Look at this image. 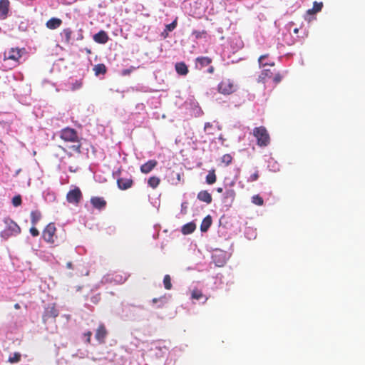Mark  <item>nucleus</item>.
Returning <instances> with one entry per match:
<instances>
[{
	"label": "nucleus",
	"instance_id": "nucleus-26",
	"mask_svg": "<svg viewBox=\"0 0 365 365\" xmlns=\"http://www.w3.org/2000/svg\"><path fill=\"white\" fill-rule=\"evenodd\" d=\"M160 183V179L156 176L150 177L148 180V185L153 189H155Z\"/></svg>",
	"mask_w": 365,
	"mask_h": 365
},
{
	"label": "nucleus",
	"instance_id": "nucleus-17",
	"mask_svg": "<svg viewBox=\"0 0 365 365\" xmlns=\"http://www.w3.org/2000/svg\"><path fill=\"white\" fill-rule=\"evenodd\" d=\"M197 199L207 204L211 203L212 200V195L207 190H202L199 192L197 194Z\"/></svg>",
	"mask_w": 365,
	"mask_h": 365
},
{
	"label": "nucleus",
	"instance_id": "nucleus-29",
	"mask_svg": "<svg viewBox=\"0 0 365 365\" xmlns=\"http://www.w3.org/2000/svg\"><path fill=\"white\" fill-rule=\"evenodd\" d=\"M268 56H269L268 54H264V55H262V56H259V58H258V63H259V68L264 67V66H265L267 65H269L271 66H274V62L270 63H263V61L264 59H266L268 57Z\"/></svg>",
	"mask_w": 365,
	"mask_h": 365
},
{
	"label": "nucleus",
	"instance_id": "nucleus-33",
	"mask_svg": "<svg viewBox=\"0 0 365 365\" xmlns=\"http://www.w3.org/2000/svg\"><path fill=\"white\" fill-rule=\"evenodd\" d=\"M22 200H21V196L20 195H15L12 198V205L14 207H19L21 205Z\"/></svg>",
	"mask_w": 365,
	"mask_h": 365
},
{
	"label": "nucleus",
	"instance_id": "nucleus-21",
	"mask_svg": "<svg viewBox=\"0 0 365 365\" xmlns=\"http://www.w3.org/2000/svg\"><path fill=\"white\" fill-rule=\"evenodd\" d=\"M41 218V213L39 210H33L31 212V222L32 225L36 226Z\"/></svg>",
	"mask_w": 365,
	"mask_h": 365
},
{
	"label": "nucleus",
	"instance_id": "nucleus-47",
	"mask_svg": "<svg viewBox=\"0 0 365 365\" xmlns=\"http://www.w3.org/2000/svg\"><path fill=\"white\" fill-rule=\"evenodd\" d=\"M175 175H176V178H177V182L175 183H178V182H180V180H181V174L180 173H175Z\"/></svg>",
	"mask_w": 365,
	"mask_h": 365
},
{
	"label": "nucleus",
	"instance_id": "nucleus-11",
	"mask_svg": "<svg viewBox=\"0 0 365 365\" xmlns=\"http://www.w3.org/2000/svg\"><path fill=\"white\" fill-rule=\"evenodd\" d=\"M10 2L9 0H0V19H5L9 14Z\"/></svg>",
	"mask_w": 365,
	"mask_h": 365
},
{
	"label": "nucleus",
	"instance_id": "nucleus-48",
	"mask_svg": "<svg viewBox=\"0 0 365 365\" xmlns=\"http://www.w3.org/2000/svg\"><path fill=\"white\" fill-rule=\"evenodd\" d=\"M214 70H215V69H214V67H213V66H210V67L208 68L207 71H208V73H212L214 72Z\"/></svg>",
	"mask_w": 365,
	"mask_h": 365
},
{
	"label": "nucleus",
	"instance_id": "nucleus-40",
	"mask_svg": "<svg viewBox=\"0 0 365 365\" xmlns=\"http://www.w3.org/2000/svg\"><path fill=\"white\" fill-rule=\"evenodd\" d=\"M29 232L33 237H37L39 235V231L34 225L30 228Z\"/></svg>",
	"mask_w": 365,
	"mask_h": 365
},
{
	"label": "nucleus",
	"instance_id": "nucleus-34",
	"mask_svg": "<svg viewBox=\"0 0 365 365\" xmlns=\"http://www.w3.org/2000/svg\"><path fill=\"white\" fill-rule=\"evenodd\" d=\"M232 157L230 154H225L222 157V162L225 163V165H228L232 163Z\"/></svg>",
	"mask_w": 365,
	"mask_h": 365
},
{
	"label": "nucleus",
	"instance_id": "nucleus-3",
	"mask_svg": "<svg viewBox=\"0 0 365 365\" xmlns=\"http://www.w3.org/2000/svg\"><path fill=\"white\" fill-rule=\"evenodd\" d=\"M23 50L19 48H11L8 51L4 53L3 60H11L14 62V66H16L19 63V59L22 57Z\"/></svg>",
	"mask_w": 365,
	"mask_h": 365
},
{
	"label": "nucleus",
	"instance_id": "nucleus-10",
	"mask_svg": "<svg viewBox=\"0 0 365 365\" xmlns=\"http://www.w3.org/2000/svg\"><path fill=\"white\" fill-rule=\"evenodd\" d=\"M93 41L98 43L105 44L109 40V36L108 34L103 31L101 30L99 32L93 35Z\"/></svg>",
	"mask_w": 365,
	"mask_h": 365
},
{
	"label": "nucleus",
	"instance_id": "nucleus-24",
	"mask_svg": "<svg viewBox=\"0 0 365 365\" xmlns=\"http://www.w3.org/2000/svg\"><path fill=\"white\" fill-rule=\"evenodd\" d=\"M197 63L200 66V68L207 66L212 63V58L207 56H201L196 58Z\"/></svg>",
	"mask_w": 365,
	"mask_h": 365
},
{
	"label": "nucleus",
	"instance_id": "nucleus-16",
	"mask_svg": "<svg viewBox=\"0 0 365 365\" xmlns=\"http://www.w3.org/2000/svg\"><path fill=\"white\" fill-rule=\"evenodd\" d=\"M175 68L176 72L180 76H185L189 72L188 68L184 62L176 63Z\"/></svg>",
	"mask_w": 365,
	"mask_h": 365
},
{
	"label": "nucleus",
	"instance_id": "nucleus-27",
	"mask_svg": "<svg viewBox=\"0 0 365 365\" xmlns=\"http://www.w3.org/2000/svg\"><path fill=\"white\" fill-rule=\"evenodd\" d=\"M217 177L214 170L209 171L206 176V182L209 185H212L216 182Z\"/></svg>",
	"mask_w": 365,
	"mask_h": 365
},
{
	"label": "nucleus",
	"instance_id": "nucleus-15",
	"mask_svg": "<svg viewBox=\"0 0 365 365\" xmlns=\"http://www.w3.org/2000/svg\"><path fill=\"white\" fill-rule=\"evenodd\" d=\"M62 24V20L61 19L53 17L50 19L46 23V26L51 30L56 29Z\"/></svg>",
	"mask_w": 365,
	"mask_h": 365
},
{
	"label": "nucleus",
	"instance_id": "nucleus-22",
	"mask_svg": "<svg viewBox=\"0 0 365 365\" xmlns=\"http://www.w3.org/2000/svg\"><path fill=\"white\" fill-rule=\"evenodd\" d=\"M212 225V218L210 215L205 217L200 225V230L202 232H206Z\"/></svg>",
	"mask_w": 365,
	"mask_h": 365
},
{
	"label": "nucleus",
	"instance_id": "nucleus-38",
	"mask_svg": "<svg viewBox=\"0 0 365 365\" xmlns=\"http://www.w3.org/2000/svg\"><path fill=\"white\" fill-rule=\"evenodd\" d=\"M282 78L283 77L280 73H276L273 77V82L274 83V84H278L279 83L281 82Z\"/></svg>",
	"mask_w": 365,
	"mask_h": 365
},
{
	"label": "nucleus",
	"instance_id": "nucleus-41",
	"mask_svg": "<svg viewBox=\"0 0 365 365\" xmlns=\"http://www.w3.org/2000/svg\"><path fill=\"white\" fill-rule=\"evenodd\" d=\"M212 127V124L210 123H206L205 124L204 130L207 134H212V132L210 131Z\"/></svg>",
	"mask_w": 365,
	"mask_h": 365
},
{
	"label": "nucleus",
	"instance_id": "nucleus-4",
	"mask_svg": "<svg viewBox=\"0 0 365 365\" xmlns=\"http://www.w3.org/2000/svg\"><path fill=\"white\" fill-rule=\"evenodd\" d=\"M60 138L66 142L76 143L78 142V135L76 130L73 128L67 127L61 130Z\"/></svg>",
	"mask_w": 365,
	"mask_h": 365
},
{
	"label": "nucleus",
	"instance_id": "nucleus-37",
	"mask_svg": "<svg viewBox=\"0 0 365 365\" xmlns=\"http://www.w3.org/2000/svg\"><path fill=\"white\" fill-rule=\"evenodd\" d=\"M235 192L234 190L230 189V190H226L225 197L230 198L232 200H233L235 199Z\"/></svg>",
	"mask_w": 365,
	"mask_h": 365
},
{
	"label": "nucleus",
	"instance_id": "nucleus-30",
	"mask_svg": "<svg viewBox=\"0 0 365 365\" xmlns=\"http://www.w3.org/2000/svg\"><path fill=\"white\" fill-rule=\"evenodd\" d=\"M163 284L167 290H170L172 289L171 278L169 274L165 275L163 278Z\"/></svg>",
	"mask_w": 365,
	"mask_h": 365
},
{
	"label": "nucleus",
	"instance_id": "nucleus-19",
	"mask_svg": "<svg viewBox=\"0 0 365 365\" xmlns=\"http://www.w3.org/2000/svg\"><path fill=\"white\" fill-rule=\"evenodd\" d=\"M93 70L96 76H99L101 74L104 75L107 72V68L103 63L95 65Z\"/></svg>",
	"mask_w": 365,
	"mask_h": 365
},
{
	"label": "nucleus",
	"instance_id": "nucleus-36",
	"mask_svg": "<svg viewBox=\"0 0 365 365\" xmlns=\"http://www.w3.org/2000/svg\"><path fill=\"white\" fill-rule=\"evenodd\" d=\"M259 177V171L257 170H256L253 174L250 175V176L247 179V181L248 182H255L258 180Z\"/></svg>",
	"mask_w": 365,
	"mask_h": 365
},
{
	"label": "nucleus",
	"instance_id": "nucleus-32",
	"mask_svg": "<svg viewBox=\"0 0 365 365\" xmlns=\"http://www.w3.org/2000/svg\"><path fill=\"white\" fill-rule=\"evenodd\" d=\"M21 355L19 352H15L12 356H9V362L14 364L17 363L21 360Z\"/></svg>",
	"mask_w": 365,
	"mask_h": 365
},
{
	"label": "nucleus",
	"instance_id": "nucleus-46",
	"mask_svg": "<svg viewBox=\"0 0 365 365\" xmlns=\"http://www.w3.org/2000/svg\"><path fill=\"white\" fill-rule=\"evenodd\" d=\"M131 72V70L130 69H124L122 71V74L123 76H126V75H129Z\"/></svg>",
	"mask_w": 365,
	"mask_h": 365
},
{
	"label": "nucleus",
	"instance_id": "nucleus-18",
	"mask_svg": "<svg viewBox=\"0 0 365 365\" xmlns=\"http://www.w3.org/2000/svg\"><path fill=\"white\" fill-rule=\"evenodd\" d=\"M274 73L270 69H264L258 77V81L264 83L266 78H270Z\"/></svg>",
	"mask_w": 365,
	"mask_h": 365
},
{
	"label": "nucleus",
	"instance_id": "nucleus-23",
	"mask_svg": "<svg viewBox=\"0 0 365 365\" xmlns=\"http://www.w3.org/2000/svg\"><path fill=\"white\" fill-rule=\"evenodd\" d=\"M191 297H192V299H194L196 300H200V299L204 298L205 299L204 302H205L208 299V297L204 296L202 291L200 289H195L192 291Z\"/></svg>",
	"mask_w": 365,
	"mask_h": 365
},
{
	"label": "nucleus",
	"instance_id": "nucleus-14",
	"mask_svg": "<svg viewBox=\"0 0 365 365\" xmlns=\"http://www.w3.org/2000/svg\"><path fill=\"white\" fill-rule=\"evenodd\" d=\"M117 184L119 189L124 190L131 187L133 184V181L130 178H121L118 179Z\"/></svg>",
	"mask_w": 365,
	"mask_h": 365
},
{
	"label": "nucleus",
	"instance_id": "nucleus-6",
	"mask_svg": "<svg viewBox=\"0 0 365 365\" xmlns=\"http://www.w3.org/2000/svg\"><path fill=\"white\" fill-rule=\"evenodd\" d=\"M58 316V310L56 308L54 304L48 305L43 312L42 320L44 324L49 321H56V318Z\"/></svg>",
	"mask_w": 365,
	"mask_h": 365
},
{
	"label": "nucleus",
	"instance_id": "nucleus-39",
	"mask_svg": "<svg viewBox=\"0 0 365 365\" xmlns=\"http://www.w3.org/2000/svg\"><path fill=\"white\" fill-rule=\"evenodd\" d=\"M176 26H177V21L175 20L172 23H170L166 26V29L168 31H172L173 30H174L175 29Z\"/></svg>",
	"mask_w": 365,
	"mask_h": 365
},
{
	"label": "nucleus",
	"instance_id": "nucleus-49",
	"mask_svg": "<svg viewBox=\"0 0 365 365\" xmlns=\"http://www.w3.org/2000/svg\"><path fill=\"white\" fill-rule=\"evenodd\" d=\"M14 307V308L16 309H20V305L18 303L15 304Z\"/></svg>",
	"mask_w": 365,
	"mask_h": 365
},
{
	"label": "nucleus",
	"instance_id": "nucleus-13",
	"mask_svg": "<svg viewBox=\"0 0 365 365\" xmlns=\"http://www.w3.org/2000/svg\"><path fill=\"white\" fill-rule=\"evenodd\" d=\"M158 165L155 160H150L140 166V171L144 174L150 173Z\"/></svg>",
	"mask_w": 365,
	"mask_h": 365
},
{
	"label": "nucleus",
	"instance_id": "nucleus-51",
	"mask_svg": "<svg viewBox=\"0 0 365 365\" xmlns=\"http://www.w3.org/2000/svg\"><path fill=\"white\" fill-rule=\"evenodd\" d=\"M67 267L69 268V269H71L72 268V263L71 262H68L67 263Z\"/></svg>",
	"mask_w": 365,
	"mask_h": 365
},
{
	"label": "nucleus",
	"instance_id": "nucleus-50",
	"mask_svg": "<svg viewBox=\"0 0 365 365\" xmlns=\"http://www.w3.org/2000/svg\"><path fill=\"white\" fill-rule=\"evenodd\" d=\"M217 192L221 193V192H222L223 189L222 187H217Z\"/></svg>",
	"mask_w": 365,
	"mask_h": 365
},
{
	"label": "nucleus",
	"instance_id": "nucleus-44",
	"mask_svg": "<svg viewBox=\"0 0 365 365\" xmlns=\"http://www.w3.org/2000/svg\"><path fill=\"white\" fill-rule=\"evenodd\" d=\"M165 299V297H161L160 299H158V298H153L152 302L153 304H155L157 303L158 301H160L161 302V304L158 306V307H163L164 306V303L163 302V299Z\"/></svg>",
	"mask_w": 365,
	"mask_h": 365
},
{
	"label": "nucleus",
	"instance_id": "nucleus-9",
	"mask_svg": "<svg viewBox=\"0 0 365 365\" xmlns=\"http://www.w3.org/2000/svg\"><path fill=\"white\" fill-rule=\"evenodd\" d=\"M107 335L108 331L106 328V326L103 324H99L95 334V338L96 339V340L100 344H104L106 342Z\"/></svg>",
	"mask_w": 365,
	"mask_h": 365
},
{
	"label": "nucleus",
	"instance_id": "nucleus-1",
	"mask_svg": "<svg viewBox=\"0 0 365 365\" xmlns=\"http://www.w3.org/2000/svg\"><path fill=\"white\" fill-rule=\"evenodd\" d=\"M3 222L4 228L1 232L0 235L4 240H7L10 237L16 236L21 233V227L10 217H5Z\"/></svg>",
	"mask_w": 365,
	"mask_h": 365
},
{
	"label": "nucleus",
	"instance_id": "nucleus-8",
	"mask_svg": "<svg viewBox=\"0 0 365 365\" xmlns=\"http://www.w3.org/2000/svg\"><path fill=\"white\" fill-rule=\"evenodd\" d=\"M56 228L54 223L51 222L48 225H47V226L43 231L42 236L43 240L48 243L53 244L56 238Z\"/></svg>",
	"mask_w": 365,
	"mask_h": 365
},
{
	"label": "nucleus",
	"instance_id": "nucleus-52",
	"mask_svg": "<svg viewBox=\"0 0 365 365\" xmlns=\"http://www.w3.org/2000/svg\"><path fill=\"white\" fill-rule=\"evenodd\" d=\"M299 32V29L296 28L294 29V33L297 34Z\"/></svg>",
	"mask_w": 365,
	"mask_h": 365
},
{
	"label": "nucleus",
	"instance_id": "nucleus-12",
	"mask_svg": "<svg viewBox=\"0 0 365 365\" xmlns=\"http://www.w3.org/2000/svg\"><path fill=\"white\" fill-rule=\"evenodd\" d=\"M91 203L93 207L98 210H102L106 206V201L102 197H92Z\"/></svg>",
	"mask_w": 365,
	"mask_h": 365
},
{
	"label": "nucleus",
	"instance_id": "nucleus-35",
	"mask_svg": "<svg viewBox=\"0 0 365 365\" xmlns=\"http://www.w3.org/2000/svg\"><path fill=\"white\" fill-rule=\"evenodd\" d=\"M77 144L73 145L70 146V149H71L73 152L76 153H81V144L78 142H76Z\"/></svg>",
	"mask_w": 365,
	"mask_h": 365
},
{
	"label": "nucleus",
	"instance_id": "nucleus-28",
	"mask_svg": "<svg viewBox=\"0 0 365 365\" xmlns=\"http://www.w3.org/2000/svg\"><path fill=\"white\" fill-rule=\"evenodd\" d=\"M73 31L70 28L64 29L61 32V36L64 38L65 42L69 43L71 39Z\"/></svg>",
	"mask_w": 365,
	"mask_h": 365
},
{
	"label": "nucleus",
	"instance_id": "nucleus-42",
	"mask_svg": "<svg viewBox=\"0 0 365 365\" xmlns=\"http://www.w3.org/2000/svg\"><path fill=\"white\" fill-rule=\"evenodd\" d=\"M92 332L91 331H88L87 332L84 333V336L86 338V342L88 344L91 343Z\"/></svg>",
	"mask_w": 365,
	"mask_h": 365
},
{
	"label": "nucleus",
	"instance_id": "nucleus-45",
	"mask_svg": "<svg viewBox=\"0 0 365 365\" xmlns=\"http://www.w3.org/2000/svg\"><path fill=\"white\" fill-rule=\"evenodd\" d=\"M81 86H82V83L81 81H76L75 82V83L73 84L71 88H72V90H76V89L80 88L81 87Z\"/></svg>",
	"mask_w": 365,
	"mask_h": 365
},
{
	"label": "nucleus",
	"instance_id": "nucleus-20",
	"mask_svg": "<svg viewBox=\"0 0 365 365\" xmlns=\"http://www.w3.org/2000/svg\"><path fill=\"white\" fill-rule=\"evenodd\" d=\"M196 228L195 224L194 222H189L185 224L182 227V232L184 235H189L192 233Z\"/></svg>",
	"mask_w": 365,
	"mask_h": 365
},
{
	"label": "nucleus",
	"instance_id": "nucleus-5",
	"mask_svg": "<svg viewBox=\"0 0 365 365\" xmlns=\"http://www.w3.org/2000/svg\"><path fill=\"white\" fill-rule=\"evenodd\" d=\"M83 198V194L78 187L70 190L66 194V200L68 203L78 205Z\"/></svg>",
	"mask_w": 365,
	"mask_h": 365
},
{
	"label": "nucleus",
	"instance_id": "nucleus-2",
	"mask_svg": "<svg viewBox=\"0 0 365 365\" xmlns=\"http://www.w3.org/2000/svg\"><path fill=\"white\" fill-rule=\"evenodd\" d=\"M253 135L259 147H267L270 143L269 134L264 126L256 127L253 129Z\"/></svg>",
	"mask_w": 365,
	"mask_h": 365
},
{
	"label": "nucleus",
	"instance_id": "nucleus-43",
	"mask_svg": "<svg viewBox=\"0 0 365 365\" xmlns=\"http://www.w3.org/2000/svg\"><path fill=\"white\" fill-rule=\"evenodd\" d=\"M192 34L195 35L196 38H200L202 37V34H206V31H202V32H200V31H193Z\"/></svg>",
	"mask_w": 365,
	"mask_h": 365
},
{
	"label": "nucleus",
	"instance_id": "nucleus-25",
	"mask_svg": "<svg viewBox=\"0 0 365 365\" xmlns=\"http://www.w3.org/2000/svg\"><path fill=\"white\" fill-rule=\"evenodd\" d=\"M323 7L322 2L314 1L313 4V7L311 9H308L307 13L308 14H314L322 10Z\"/></svg>",
	"mask_w": 365,
	"mask_h": 365
},
{
	"label": "nucleus",
	"instance_id": "nucleus-7",
	"mask_svg": "<svg viewBox=\"0 0 365 365\" xmlns=\"http://www.w3.org/2000/svg\"><path fill=\"white\" fill-rule=\"evenodd\" d=\"M217 90L223 95H230L235 91V86L230 79H223L218 84Z\"/></svg>",
	"mask_w": 365,
	"mask_h": 365
},
{
	"label": "nucleus",
	"instance_id": "nucleus-31",
	"mask_svg": "<svg viewBox=\"0 0 365 365\" xmlns=\"http://www.w3.org/2000/svg\"><path fill=\"white\" fill-rule=\"evenodd\" d=\"M252 202L256 205L262 206L264 204V200L259 195H255L252 197Z\"/></svg>",
	"mask_w": 365,
	"mask_h": 365
},
{
	"label": "nucleus",
	"instance_id": "nucleus-53",
	"mask_svg": "<svg viewBox=\"0 0 365 365\" xmlns=\"http://www.w3.org/2000/svg\"><path fill=\"white\" fill-rule=\"evenodd\" d=\"M87 53H91V50L87 49Z\"/></svg>",
	"mask_w": 365,
	"mask_h": 365
}]
</instances>
